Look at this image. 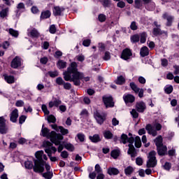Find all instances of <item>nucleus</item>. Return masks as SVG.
Wrapping results in <instances>:
<instances>
[{
  "label": "nucleus",
  "instance_id": "1",
  "mask_svg": "<svg viewBox=\"0 0 179 179\" xmlns=\"http://www.w3.org/2000/svg\"><path fill=\"white\" fill-rule=\"evenodd\" d=\"M63 75L64 81L73 83L77 87L80 85V80H83V73L78 71L76 62H71L67 71H64Z\"/></svg>",
  "mask_w": 179,
  "mask_h": 179
},
{
  "label": "nucleus",
  "instance_id": "2",
  "mask_svg": "<svg viewBox=\"0 0 179 179\" xmlns=\"http://www.w3.org/2000/svg\"><path fill=\"white\" fill-rule=\"evenodd\" d=\"M154 142L157 147V155L161 157L167 155V147L163 145L162 136H157Z\"/></svg>",
  "mask_w": 179,
  "mask_h": 179
},
{
  "label": "nucleus",
  "instance_id": "3",
  "mask_svg": "<svg viewBox=\"0 0 179 179\" xmlns=\"http://www.w3.org/2000/svg\"><path fill=\"white\" fill-rule=\"evenodd\" d=\"M157 152L155 150H152L148 153V160L146 162V167L155 168L157 166L158 160L156 158Z\"/></svg>",
  "mask_w": 179,
  "mask_h": 179
},
{
  "label": "nucleus",
  "instance_id": "4",
  "mask_svg": "<svg viewBox=\"0 0 179 179\" xmlns=\"http://www.w3.org/2000/svg\"><path fill=\"white\" fill-rule=\"evenodd\" d=\"M135 142V138L134 137H130L127 140V143H129L128 147V151L127 154L131 156V158H135L137 156V151L135 148L134 145H133Z\"/></svg>",
  "mask_w": 179,
  "mask_h": 179
},
{
  "label": "nucleus",
  "instance_id": "5",
  "mask_svg": "<svg viewBox=\"0 0 179 179\" xmlns=\"http://www.w3.org/2000/svg\"><path fill=\"white\" fill-rule=\"evenodd\" d=\"M107 115L105 113H101L98 110L94 112V118L96 121V124L99 125H102L105 121H106Z\"/></svg>",
  "mask_w": 179,
  "mask_h": 179
},
{
  "label": "nucleus",
  "instance_id": "6",
  "mask_svg": "<svg viewBox=\"0 0 179 179\" xmlns=\"http://www.w3.org/2000/svg\"><path fill=\"white\" fill-rule=\"evenodd\" d=\"M34 172L36 173H42L44 172V167L45 169H46L47 172H50V164H47L46 162L45 161L43 163V165H41L40 164H36L34 163Z\"/></svg>",
  "mask_w": 179,
  "mask_h": 179
},
{
  "label": "nucleus",
  "instance_id": "7",
  "mask_svg": "<svg viewBox=\"0 0 179 179\" xmlns=\"http://www.w3.org/2000/svg\"><path fill=\"white\" fill-rule=\"evenodd\" d=\"M59 135H61L59 134H57L55 131H51L46 128L44 127V124L42 125V129H41V136H43L44 138H46L47 139L48 138H52L54 137L59 136Z\"/></svg>",
  "mask_w": 179,
  "mask_h": 179
},
{
  "label": "nucleus",
  "instance_id": "8",
  "mask_svg": "<svg viewBox=\"0 0 179 179\" xmlns=\"http://www.w3.org/2000/svg\"><path fill=\"white\" fill-rule=\"evenodd\" d=\"M102 101H103V103H104V106L105 107H106V108L115 107V102L113 101V98L112 96H104L102 97Z\"/></svg>",
  "mask_w": 179,
  "mask_h": 179
},
{
  "label": "nucleus",
  "instance_id": "9",
  "mask_svg": "<svg viewBox=\"0 0 179 179\" xmlns=\"http://www.w3.org/2000/svg\"><path fill=\"white\" fill-rule=\"evenodd\" d=\"M44 156V151L43 150H40L37 151L35 153V157L37 159H34V163L36 164H44V160L42 159V157Z\"/></svg>",
  "mask_w": 179,
  "mask_h": 179
},
{
  "label": "nucleus",
  "instance_id": "10",
  "mask_svg": "<svg viewBox=\"0 0 179 179\" xmlns=\"http://www.w3.org/2000/svg\"><path fill=\"white\" fill-rule=\"evenodd\" d=\"M55 83L57 85H63L64 90H71L72 85L70 83H65V81L62 78V77H57L55 80Z\"/></svg>",
  "mask_w": 179,
  "mask_h": 179
},
{
  "label": "nucleus",
  "instance_id": "11",
  "mask_svg": "<svg viewBox=\"0 0 179 179\" xmlns=\"http://www.w3.org/2000/svg\"><path fill=\"white\" fill-rule=\"evenodd\" d=\"M132 57V50L128 48L122 50V54L120 55V59L124 61H128Z\"/></svg>",
  "mask_w": 179,
  "mask_h": 179
},
{
  "label": "nucleus",
  "instance_id": "12",
  "mask_svg": "<svg viewBox=\"0 0 179 179\" xmlns=\"http://www.w3.org/2000/svg\"><path fill=\"white\" fill-rule=\"evenodd\" d=\"M50 140V142L52 144H55V145L59 146V145H64L63 143L61 144V141L64 140V136L62 135H59L55 137L49 138H48Z\"/></svg>",
  "mask_w": 179,
  "mask_h": 179
},
{
  "label": "nucleus",
  "instance_id": "13",
  "mask_svg": "<svg viewBox=\"0 0 179 179\" xmlns=\"http://www.w3.org/2000/svg\"><path fill=\"white\" fill-rule=\"evenodd\" d=\"M8 132V126L6 125V120L1 117V134H6Z\"/></svg>",
  "mask_w": 179,
  "mask_h": 179
},
{
  "label": "nucleus",
  "instance_id": "14",
  "mask_svg": "<svg viewBox=\"0 0 179 179\" xmlns=\"http://www.w3.org/2000/svg\"><path fill=\"white\" fill-rule=\"evenodd\" d=\"M145 110L146 105L144 101H141L136 103V111H137L139 113H143Z\"/></svg>",
  "mask_w": 179,
  "mask_h": 179
},
{
  "label": "nucleus",
  "instance_id": "15",
  "mask_svg": "<svg viewBox=\"0 0 179 179\" xmlns=\"http://www.w3.org/2000/svg\"><path fill=\"white\" fill-rule=\"evenodd\" d=\"M18 116V109L15 108L12 110L11 113H10V122L15 124L16 122H17Z\"/></svg>",
  "mask_w": 179,
  "mask_h": 179
},
{
  "label": "nucleus",
  "instance_id": "16",
  "mask_svg": "<svg viewBox=\"0 0 179 179\" xmlns=\"http://www.w3.org/2000/svg\"><path fill=\"white\" fill-rule=\"evenodd\" d=\"M10 66H11V68H13L14 69H16L20 66H22V62L18 56H16L15 57H14L13 59H12Z\"/></svg>",
  "mask_w": 179,
  "mask_h": 179
},
{
  "label": "nucleus",
  "instance_id": "17",
  "mask_svg": "<svg viewBox=\"0 0 179 179\" xmlns=\"http://www.w3.org/2000/svg\"><path fill=\"white\" fill-rule=\"evenodd\" d=\"M162 17H163V20H167V22L166 23V27H171L172 22L174 20L173 17H172L171 15H169L168 13H165L163 14Z\"/></svg>",
  "mask_w": 179,
  "mask_h": 179
},
{
  "label": "nucleus",
  "instance_id": "18",
  "mask_svg": "<svg viewBox=\"0 0 179 179\" xmlns=\"http://www.w3.org/2000/svg\"><path fill=\"white\" fill-rule=\"evenodd\" d=\"M50 16H52V12L50 10H43L40 15V21L50 19Z\"/></svg>",
  "mask_w": 179,
  "mask_h": 179
},
{
  "label": "nucleus",
  "instance_id": "19",
  "mask_svg": "<svg viewBox=\"0 0 179 179\" xmlns=\"http://www.w3.org/2000/svg\"><path fill=\"white\" fill-rule=\"evenodd\" d=\"M65 11L64 7H60V6H54L53 7V15L55 16H61L62 13Z\"/></svg>",
  "mask_w": 179,
  "mask_h": 179
},
{
  "label": "nucleus",
  "instance_id": "20",
  "mask_svg": "<svg viewBox=\"0 0 179 179\" xmlns=\"http://www.w3.org/2000/svg\"><path fill=\"white\" fill-rule=\"evenodd\" d=\"M122 99H124V101L126 103V104L132 103L135 101V96L132 94L124 95Z\"/></svg>",
  "mask_w": 179,
  "mask_h": 179
},
{
  "label": "nucleus",
  "instance_id": "21",
  "mask_svg": "<svg viewBox=\"0 0 179 179\" xmlns=\"http://www.w3.org/2000/svg\"><path fill=\"white\" fill-rule=\"evenodd\" d=\"M150 55V50L148 47L143 46L140 49V57H145Z\"/></svg>",
  "mask_w": 179,
  "mask_h": 179
},
{
  "label": "nucleus",
  "instance_id": "22",
  "mask_svg": "<svg viewBox=\"0 0 179 179\" xmlns=\"http://www.w3.org/2000/svg\"><path fill=\"white\" fill-rule=\"evenodd\" d=\"M88 139L93 143H97L101 141V138L99 134H94V136H88Z\"/></svg>",
  "mask_w": 179,
  "mask_h": 179
},
{
  "label": "nucleus",
  "instance_id": "23",
  "mask_svg": "<svg viewBox=\"0 0 179 179\" xmlns=\"http://www.w3.org/2000/svg\"><path fill=\"white\" fill-rule=\"evenodd\" d=\"M27 36H29V37H31V38H38L40 37V34L37 29L34 28L31 30V31L29 32V34H27Z\"/></svg>",
  "mask_w": 179,
  "mask_h": 179
},
{
  "label": "nucleus",
  "instance_id": "24",
  "mask_svg": "<svg viewBox=\"0 0 179 179\" xmlns=\"http://www.w3.org/2000/svg\"><path fill=\"white\" fill-rule=\"evenodd\" d=\"M3 80H5L6 83L8 84H14L15 83V76H8L7 74L3 75Z\"/></svg>",
  "mask_w": 179,
  "mask_h": 179
},
{
  "label": "nucleus",
  "instance_id": "25",
  "mask_svg": "<svg viewBox=\"0 0 179 179\" xmlns=\"http://www.w3.org/2000/svg\"><path fill=\"white\" fill-rule=\"evenodd\" d=\"M63 146L64 147V149L67 150L69 152H74L76 150L73 144H71V143L63 141Z\"/></svg>",
  "mask_w": 179,
  "mask_h": 179
},
{
  "label": "nucleus",
  "instance_id": "26",
  "mask_svg": "<svg viewBox=\"0 0 179 179\" xmlns=\"http://www.w3.org/2000/svg\"><path fill=\"white\" fill-rule=\"evenodd\" d=\"M107 173L109 176H117L119 175L120 171L117 168L109 167L108 169L107 170Z\"/></svg>",
  "mask_w": 179,
  "mask_h": 179
},
{
  "label": "nucleus",
  "instance_id": "27",
  "mask_svg": "<svg viewBox=\"0 0 179 179\" xmlns=\"http://www.w3.org/2000/svg\"><path fill=\"white\" fill-rule=\"evenodd\" d=\"M145 129H146V131H148V134H152V136H156L157 131H155V129L152 128V124H148V125H146V127H145Z\"/></svg>",
  "mask_w": 179,
  "mask_h": 179
},
{
  "label": "nucleus",
  "instance_id": "28",
  "mask_svg": "<svg viewBox=\"0 0 179 179\" xmlns=\"http://www.w3.org/2000/svg\"><path fill=\"white\" fill-rule=\"evenodd\" d=\"M103 136H104V138L106 140H111L115 136H113V132H111V131L106 130L104 131V132H103Z\"/></svg>",
  "mask_w": 179,
  "mask_h": 179
},
{
  "label": "nucleus",
  "instance_id": "29",
  "mask_svg": "<svg viewBox=\"0 0 179 179\" xmlns=\"http://www.w3.org/2000/svg\"><path fill=\"white\" fill-rule=\"evenodd\" d=\"M126 83V79L122 76H120L117 77V78L114 80V83H115L117 85H123Z\"/></svg>",
  "mask_w": 179,
  "mask_h": 179
},
{
  "label": "nucleus",
  "instance_id": "30",
  "mask_svg": "<svg viewBox=\"0 0 179 179\" xmlns=\"http://www.w3.org/2000/svg\"><path fill=\"white\" fill-rule=\"evenodd\" d=\"M8 15H9V8L8 7L1 9V19L8 17Z\"/></svg>",
  "mask_w": 179,
  "mask_h": 179
},
{
  "label": "nucleus",
  "instance_id": "31",
  "mask_svg": "<svg viewBox=\"0 0 179 179\" xmlns=\"http://www.w3.org/2000/svg\"><path fill=\"white\" fill-rule=\"evenodd\" d=\"M34 166H35V164H34V165H33V162L32 161L27 160V161L24 162V167H25L26 169H29V170L33 169V170H34Z\"/></svg>",
  "mask_w": 179,
  "mask_h": 179
},
{
  "label": "nucleus",
  "instance_id": "32",
  "mask_svg": "<svg viewBox=\"0 0 179 179\" xmlns=\"http://www.w3.org/2000/svg\"><path fill=\"white\" fill-rule=\"evenodd\" d=\"M133 172H134V169L131 166H129L124 169V174H126L127 176L131 175Z\"/></svg>",
  "mask_w": 179,
  "mask_h": 179
},
{
  "label": "nucleus",
  "instance_id": "33",
  "mask_svg": "<svg viewBox=\"0 0 179 179\" xmlns=\"http://www.w3.org/2000/svg\"><path fill=\"white\" fill-rule=\"evenodd\" d=\"M142 145V143H141V137H139L138 136L135 137V147L137 149H140L141 148Z\"/></svg>",
  "mask_w": 179,
  "mask_h": 179
},
{
  "label": "nucleus",
  "instance_id": "34",
  "mask_svg": "<svg viewBox=\"0 0 179 179\" xmlns=\"http://www.w3.org/2000/svg\"><path fill=\"white\" fill-rule=\"evenodd\" d=\"M152 34H154L155 36H162L163 34V32L160 28L155 27L152 29Z\"/></svg>",
  "mask_w": 179,
  "mask_h": 179
},
{
  "label": "nucleus",
  "instance_id": "35",
  "mask_svg": "<svg viewBox=\"0 0 179 179\" xmlns=\"http://www.w3.org/2000/svg\"><path fill=\"white\" fill-rule=\"evenodd\" d=\"M59 132H61L62 136H66L68 134H69V130H68L67 129L64 128V127L59 126Z\"/></svg>",
  "mask_w": 179,
  "mask_h": 179
},
{
  "label": "nucleus",
  "instance_id": "36",
  "mask_svg": "<svg viewBox=\"0 0 179 179\" xmlns=\"http://www.w3.org/2000/svg\"><path fill=\"white\" fill-rule=\"evenodd\" d=\"M120 150H112L110 156L113 159H117L120 157Z\"/></svg>",
  "mask_w": 179,
  "mask_h": 179
},
{
  "label": "nucleus",
  "instance_id": "37",
  "mask_svg": "<svg viewBox=\"0 0 179 179\" xmlns=\"http://www.w3.org/2000/svg\"><path fill=\"white\" fill-rule=\"evenodd\" d=\"M130 87L131 89V90L134 91V92L136 94L138 93L139 90H141V88H138V87H137L136 84H135V83L131 82L130 83Z\"/></svg>",
  "mask_w": 179,
  "mask_h": 179
},
{
  "label": "nucleus",
  "instance_id": "38",
  "mask_svg": "<svg viewBox=\"0 0 179 179\" xmlns=\"http://www.w3.org/2000/svg\"><path fill=\"white\" fill-rule=\"evenodd\" d=\"M101 4H102L103 8H109L111 5V0H101Z\"/></svg>",
  "mask_w": 179,
  "mask_h": 179
},
{
  "label": "nucleus",
  "instance_id": "39",
  "mask_svg": "<svg viewBox=\"0 0 179 179\" xmlns=\"http://www.w3.org/2000/svg\"><path fill=\"white\" fill-rule=\"evenodd\" d=\"M52 176H54V173L50 171H47L42 173V177H43L45 179H52Z\"/></svg>",
  "mask_w": 179,
  "mask_h": 179
},
{
  "label": "nucleus",
  "instance_id": "40",
  "mask_svg": "<svg viewBox=\"0 0 179 179\" xmlns=\"http://www.w3.org/2000/svg\"><path fill=\"white\" fill-rule=\"evenodd\" d=\"M134 8L136 9L143 10V3L141 0H135L134 1Z\"/></svg>",
  "mask_w": 179,
  "mask_h": 179
},
{
  "label": "nucleus",
  "instance_id": "41",
  "mask_svg": "<svg viewBox=\"0 0 179 179\" xmlns=\"http://www.w3.org/2000/svg\"><path fill=\"white\" fill-rule=\"evenodd\" d=\"M130 40H131V43H138L139 40H140L138 34H134V35L131 36L130 38Z\"/></svg>",
  "mask_w": 179,
  "mask_h": 179
},
{
  "label": "nucleus",
  "instance_id": "42",
  "mask_svg": "<svg viewBox=\"0 0 179 179\" xmlns=\"http://www.w3.org/2000/svg\"><path fill=\"white\" fill-rule=\"evenodd\" d=\"M47 122H48V124H55V122H57V119H55L54 115H49L48 117H47Z\"/></svg>",
  "mask_w": 179,
  "mask_h": 179
},
{
  "label": "nucleus",
  "instance_id": "43",
  "mask_svg": "<svg viewBox=\"0 0 179 179\" xmlns=\"http://www.w3.org/2000/svg\"><path fill=\"white\" fill-rule=\"evenodd\" d=\"M66 65L67 62H64L63 60H59V62H57V66L59 67V69H65Z\"/></svg>",
  "mask_w": 179,
  "mask_h": 179
},
{
  "label": "nucleus",
  "instance_id": "44",
  "mask_svg": "<svg viewBox=\"0 0 179 179\" xmlns=\"http://www.w3.org/2000/svg\"><path fill=\"white\" fill-rule=\"evenodd\" d=\"M46 75H48L49 76H50V78H55L59 76V73L57 71H49L48 72H47Z\"/></svg>",
  "mask_w": 179,
  "mask_h": 179
},
{
  "label": "nucleus",
  "instance_id": "45",
  "mask_svg": "<svg viewBox=\"0 0 179 179\" xmlns=\"http://www.w3.org/2000/svg\"><path fill=\"white\" fill-rule=\"evenodd\" d=\"M145 42H146V32H142L141 34H140V43L143 44Z\"/></svg>",
  "mask_w": 179,
  "mask_h": 179
},
{
  "label": "nucleus",
  "instance_id": "46",
  "mask_svg": "<svg viewBox=\"0 0 179 179\" xmlns=\"http://www.w3.org/2000/svg\"><path fill=\"white\" fill-rule=\"evenodd\" d=\"M111 59V55H110V52L108 51L105 52L104 53V56H103V60L104 61H109Z\"/></svg>",
  "mask_w": 179,
  "mask_h": 179
},
{
  "label": "nucleus",
  "instance_id": "47",
  "mask_svg": "<svg viewBox=\"0 0 179 179\" xmlns=\"http://www.w3.org/2000/svg\"><path fill=\"white\" fill-rule=\"evenodd\" d=\"M9 34L13 37L17 38L18 37V31L13 29L12 28L9 29Z\"/></svg>",
  "mask_w": 179,
  "mask_h": 179
},
{
  "label": "nucleus",
  "instance_id": "48",
  "mask_svg": "<svg viewBox=\"0 0 179 179\" xmlns=\"http://www.w3.org/2000/svg\"><path fill=\"white\" fill-rule=\"evenodd\" d=\"M94 172L96 173H103V169L99 164H96L94 166Z\"/></svg>",
  "mask_w": 179,
  "mask_h": 179
},
{
  "label": "nucleus",
  "instance_id": "49",
  "mask_svg": "<svg viewBox=\"0 0 179 179\" xmlns=\"http://www.w3.org/2000/svg\"><path fill=\"white\" fill-rule=\"evenodd\" d=\"M171 163L169 162H166L165 164L163 165V169L165 171H169L171 169Z\"/></svg>",
  "mask_w": 179,
  "mask_h": 179
},
{
  "label": "nucleus",
  "instance_id": "50",
  "mask_svg": "<svg viewBox=\"0 0 179 179\" xmlns=\"http://www.w3.org/2000/svg\"><path fill=\"white\" fill-rule=\"evenodd\" d=\"M129 138L127 134H122V136H120V140H122V144H127V141L129 140Z\"/></svg>",
  "mask_w": 179,
  "mask_h": 179
},
{
  "label": "nucleus",
  "instance_id": "51",
  "mask_svg": "<svg viewBox=\"0 0 179 179\" xmlns=\"http://www.w3.org/2000/svg\"><path fill=\"white\" fill-rule=\"evenodd\" d=\"M43 145L45 148H50L52 147L53 144H52V143H51L48 141H44Z\"/></svg>",
  "mask_w": 179,
  "mask_h": 179
},
{
  "label": "nucleus",
  "instance_id": "52",
  "mask_svg": "<svg viewBox=\"0 0 179 179\" xmlns=\"http://www.w3.org/2000/svg\"><path fill=\"white\" fill-rule=\"evenodd\" d=\"M173 92V87L172 85H169L165 87V93L167 94H171Z\"/></svg>",
  "mask_w": 179,
  "mask_h": 179
},
{
  "label": "nucleus",
  "instance_id": "53",
  "mask_svg": "<svg viewBox=\"0 0 179 179\" xmlns=\"http://www.w3.org/2000/svg\"><path fill=\"white\" fill-rule=\"evenodd\" d=\"M77 138H78L80 143H83L85 141V136L83 133H78V134H77Z\"/></svg>",
  "mask_w": 179,
  "mask_h": 179
},
{
  "label": "nucleus",
  "instance_id": "54",
  "mask_svg": "<svg viewBox=\"0 0 179 179\" xmlns=\"http://www.w3.org/2000/svg\"><path fill=\"white\" fill-rule=\"evenodd\" d=\"M131 117L134 119L138 118V116H139L138 111L135 109L131 110Z\"/></svg>",
  "mask_w": 179,
  "mask_h": 179
},
{
  "label": "nucleus",
  "instance_id": "55",
  "mask_svg": "<svg viewBox=\"0 0 179 179\" xmlns=\"http://www.w3.org/2000/svg\"><path fill=\"white\" fill-rule=\"evenodd\" d=\"M56 32L57 28L55 27V25H50V27H49V33H50L51 34H55Z\"/></svg>",
  "mask_w": 179,
  "mask_h": 179
},
{
  "label": "nucleus",
  "instance_id": "56",
  "mask_svg": "<svg viewBox=\"0 0 179 179\" xmlns=\"http://www.w3.org/2000/svg\"><path fill=\"white\" fill-rule=\"evenodd\" d=\"M98 20L100 22H103L106 21V16L104 14H100L98 15Z\"/></svg>",
  "mask_w": 179,
  "mask_h": 179
},
{
  "label": "nucleus",
  "instance_id": "57",
  "mask_svg": "<svg viewBox=\"0 0 179 179\" xmlns=\"http://www.w3.org/2000/svg\"><path fill=\"white\" fill-rule=\"evenodd\" d=\"M41 110L43 111L44 115H50V110H48V106H46V105H42Z\"/></svg>",
  "mask_w": 179,
  "mask_h": 179
},
{
  "label": "nucleus",
  "instance_id": "58",
  "mask_svg": "<svg viewBox=\"0 0 179 179\" xmlns=\"http://www.w3.org/2000/svg\"><path fill=\"white\" fill-rule=\"evenodd\" d=\"M130 29L132 31H136L138 29V27H137L136 22L133 21L131 22Z\"/></svg>",
  "mask_w": 179,
  "mask_h": 179
},
{
  "label": "nucleus",
  "instance_id": "59",
  "mask_svg": "<svg viewBox=\"0 0 179 179\" xmlns=\"http://www.w3.org/2000/svg\"><path fill=\"white\" fill-rule=\"evenodd\" d=\"M26 120H27V116L24 115H21L19 118L20 124H24V122H26Z\"/></svg>",
  "mask_w": 179,
  "mask_h": 179
},
{
  "label": "nucleus",
  "instance_id": "60",
  "mask_svg": "<svg viewBox=\"0 0 179 179\" xmlns=\"http://www.w3.org/2000/svg\"><path fill=\"white\" fill-rule=\"evenodd\" d=\"M80 115L81 117H89V112L87 111V109H83V110H81V113Z\"/></svg>",
  "mask_w": 179,
  "mask_h": 179
},
{
  "label": "nucleus",
  "instance_id": "61",
  "mask_svg": "<svg viewBox=\"0 0 179 179\" xmlns=\"http://www.w3.org/2000/svg\"><path fill=\"white\" fill-rule=\"evenodd\" d=\"M136 164H137V166H143V158L141 157L136 158Z\"/></svg>",
  "mask_w": 179,
  "mask_h": 179
},
{
  "label": "nucleus",
  "instance_id": "62",
  "mask_svg": "<svg viewBox=\"0 0 179 179\" xmlns=\"http://www.w3.org/2000/svg\"><path fill=\"white\" fill-rule=\"evenodd\" d=\"M61 157L63 159H68V157H69V153H68V152L66 150L62 151Z\"/></svg>",
  "mask_w": 179,
  "mask_h": 179
},
{
  "label": "nucleus",
  "instance_id": "63",
  "mask_svg": "<svg viewBox=\"0 0 179 179\" xmlns=\"http://www.w3.org/2000/svg\"><path fill=\"white\" fill-rule=\"evenodd\" d=\"M31 13L36 15L39 13V9H38L37 6H33L31 8Z\"/></svg>",
  "mask_w": 179,
  "mask_h": 179
},
{
  "label": "nucleus",
  "instance_id": "64",
  "mask_svg": "<svg viewBox=\"0 0 179 179\" xmlns=\"http://www.w3.org/2000/svg\"><path fill=\"white\" fill-rule=\"evenodd\" d=\"M91 45V40L87 38L85 40H83V45L85 47H89Z\"/></svg>",
  "mask_w": 179,
  "mask_h": 179
}]
</instances>
